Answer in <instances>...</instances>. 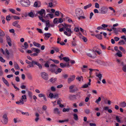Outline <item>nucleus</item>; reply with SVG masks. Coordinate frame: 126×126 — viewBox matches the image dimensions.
<instances>
[{
	"mask_svg": "<svg viewBox=\"0 0 126 126\" xmlns=\"http://www.w3.org/2000/svg\"><path fill=\"white\" fill-rule=\"evenodd\" d=\"M125 44V41L123 40H120L118 42V44L120 45H124Z\"/></svg>",
	"mask_w": 126,
	"mask_h": 126,
	"instance_id": "obj_32",
	"label": "nucleus"
},
{
	"mask_svg": "<svg viewBox=\"0 0 126 126\" xmlns=\"http://www.w3.org/2000/svg\"><path fill=\"white\" fill-rule=\"evenodd\" d=\"M2 80L3 83L7 86L9 87V83L7 80H6L4 78L2 77Z\"/></svg>",
	"mask_w": 126,
	"mask_h": 126,
	"instance_id": "obj_21",
	"label": "nucleus"
},
{
	"mask_svg": "<svg viewBox=\"0 0 126 126\" xmlns=\"http://www.w3.org/2000/svg\"><path fill=\"white\" fill-rule=\"evenodd\" d=\"M49 97L50 98L52 99L53 98H58V95L57 94H54L52 93H50L49 94Z\"/></svg>",
	"mask_w": 126,
	"mask_h": 126,
	"instance_id": "obj_12",
	"label": "nucleus"
},
{
	"mask_svg": "<svg viewBox=\"0 0 126 126\" xmlns=\"http://www.w3.org/2000/svg\"><path fill=\"white\" fill-rule=\"evenodd\" d=\"M48 62L47 61L44 64L45 66L47 68H48L49 67V65L48 64Z\"/></svg>",
	"mask_w": 126,
	"mask_h": 126,
	"instance_id": "obj_52",
	"label": "nucleus"
},
{
	"mask_svg": "<svg viewBox=\"0 0 126 126\" xmlns=\"http://www.w3.org/2000/svg\"><path fill=\"white\" fill-rule=\"evenodd\" d=\"M31 49L32 51L35 52L36 53H39L40 52L39 49L34 47H32L31 48Z\"/></svg>",
	"mask_w": 126,
	"mask_h": 126,
	"instance_id": "obj_23",
	"label": "nucleus"
},
{
	"mask_svg": "<svg viewBox=\"0 0 126 126\" xmlns=\"http://www.w3.org/2000/svg\"><path fill=\"white\" fill-rule=\"evenodd\" d=\"M39 19L40 20H41V21L43 22H45V20L43 18V17H42V16H39Z\"/></svg>",
	"mask_w": 126,
	"mask_h": 126,
	"instance_id": "obj_62",
	"label": "nucleus"
},
{
	"mask_svg": "<svg viewBox=\"0 0 126 126\" xmlns=\"http://www.w3.org/2000/svg\"><path fill=\"white\" fill-rule=\"evenodd\" d=\"M95 7L97 8H99V4L97 3H96L95 4Z\"/></svg>",
	"mask_w": 126,
	"mask_h": 126,
	"instance_id": "obj_58",
	"label": "nucleus"
},
{
	"mask_svg": "<svg viewBox=\"0 0 126 126\" xmlns=\"http://www.w3.org/2000/svg\"><path fill=\"white\" fill-rule=\"evenodd\" d=\"M28 16L31 17H34V13L32 11L31 12L28 14Z\"/></svg>",
	"mask_w": 126,
	"mask_h": 126,
	"instance_id": "obj_40",
	"label": "nucleus"
},
{
	"mask_svg": "<svg viewBox=\"0 0 126 126\" xmlns=\"http://www.w3.org/2000/svg\"><path fill=\"white\" fill-rule=\"evenodd\" d=\"M20 3L22 6L24 7H28L30 5L29 0H21Z\"/></svg>",
	"mask_w": 126,
	"mask_h": 126,
	"instance_id": "obj_3",
	"label": "nucleus"
},
{
	"mask_svg": "<svg viewBox=\"0 0 126 126\" xmlns=\"http://www.w3.org/2000/svg\"><path fill=\"white\" fill-rule=\"evenodd\" d=\"M14 67L15 69L17 70L20 69L19 67L18 64L17 63H16L15 62L14 63Z\"/></svg>",
	"mask_w": 126,
	"mask_h": 126,
	"instance_id": "obj_27",
	"label": "nucleus"
},
{
	"mask_svg": "<svg viewBox=\"0 0 126 126\" xmlns=\"http://www.w3.org/2000/svg\"><path fill=\"white\" fill-rule=\"evenodd\" d=\"M122 69L125 72H126V64L123 66Z\"/></svg>",
	"mask_w": 126,
	"mask_h": 126,
	"instance_id": "obj_45",
	"label": "nucleus"
},
{
	"mask_svg": "<svg viewBox=\"0 0 126 126\" xmlns=\"http://www.w3.org/2000/svg\"><path fill=\"white\" fill-rule=\"evenodd\" d=\"M27 99V97L25 95H22L21 97L20 100L21 101V103H24V102H26V100Z\"/></svg>",
	"mask_w": 126,
	"mask_h": 126,
	"instance_id": "obj_16",
	"label": "nucleus"
},
{
	"mask_svg": "<svg viewBox=\"0 0 126 126\" xmlns=\"http://www.w3.org/2000/svg\"><path fill=\"white\" fill-rule=\"evenodd\" d=\"M18 21H15L13 22L12 23L13 25L17 28H20V26L19 24H18Z\"/></svg>",
	"mask_w": 126,
	"mask_h": 126,
	"instance_id": "obj_13",
	"label": "nucleus"
},
{
	"mask_svg": "<svg viewBox=\"0 0 126 126\" xmlns=\"http://www.w3.org/2000/svg\"><path fill=\"white\" fill-rule=\"evenodd\" d=\"M23 49H26L28 47V45L27 42H25L24 43V46H23Z\"/></svg>",
	"mask_w": 126,
	"mask_h": 126,
	"instance_id": "obj_29",
	"label": "nucleus"
},
{
	"mask_svg": "<svg viewBox=\"0 0 126 126\" xmlns=\"http://www.w3.org/2000/svg\"><path fill=\"white\" fill-rule=\"evenodd\" d=\"M96 73V76L100 80H101L102 77V74L100 73Z\"/></svg>",
	"mask_w": 126,
	"mask_h": 126,
	"instance_id": "obj_28",
	"label": "nucleus"
},
{
	"mask_svg": "<svg viewBox=\"0 0 126 126\" xmlns=\"http://www.w3.org/2000/svg\"><path fill=\"white\" fill-rule=\"evenodd\" d=\"M58 67L56 65L51 64L50 66L49 70L51 72L54 73L55 74H58V72L56 71V70L58 68Z\"/></svg>",
	"mask_w": 126,
	"mask_h": 126,
	"instance_id": "obj_4",
	"label": "nucleus"
},
{
	"mask_svg": "<svg viewBox=\"0 0 126 126\" xmlns=\"http://www.w3.org/2000/svg\"><path fill=\"white\" fill-rule=\"evenodd\" d=\"M89 85L88 83L87 84H86L82 85V87L83 88H87L88 86L90 85Z\"/></svg>",
	"mask_w": 126,
	"mask_h": 126,
	"instance_id": "obj_43",
	"label": "nucleus"
},
{
	"mask_svg": "<svg viewBox=\"0 0 126 126\" xmlns=\"http://www.w3.org/2000/svg\"><path fill=\"white\" fill-rule=\"evenodd\" d=\"M74 87V85H72L69 87V88L70 90V92L71 93H73L78 90V89L76 88L75 89H73Z\"/></svg>",
	"mask_w": 126,
	"mask_h": 126,
	"instance_id": "obj_11",
	"label": "nucleus"
},
{
	"mask_svg": "<svg viewBox=\"0 0 126 126\" xmlns=\"http://www.w3.org/2000/svg\"><path fill=\"white\" fill-rule=\"evenodd\" d=\"M70 110L69 108H67L66 109L65 108H64L63 109V112H68Z\"/></svg>",
	"mask_w": 126,
	"mask_h": 126,
	"instance_id": "obj_47",
	"label": "nucleus"
},
{
	"mask_svg": "<svg viewBox=\"0 0 126 126\" xmlns=\"http://www.w3.org/2000/svg\"><path fill=\"white\" fill-rule=\"evenodd\" d=\"M3 119L1 120V122L4 124H6L8 122V118L6 114H4L2 117Z\"/></svg>",
	"mask_w": 126,
	"mask_h": 126,
	"instance_id": "obj_5",
	"label": "nucleus"
},
{
	"mask_svg": "<svg viewBox=\"0 0 126 126\" xmlns=\"http://www.w3.org/2000/svg\"><path fill=\"white\" fill-rule=\"evenodd\" d=\"M44 35L45 36V39L46 38L48 39L51 35V34L49 33H45L44 34Z\"/></svg>",
	"mask_w": 126,
	"mask_h": 126,
	"instance_id": "obj_26",
	"label": "nucleus"
},
{
	"mask_svg": "<svg viewBox=\"0 0 126 126\" xmlns=\"http://www.w3.org/2000/svg\"><path fill=\"white\" fill-rule=\"evenodd\" d=\"M79 34L80 38L83 40L84 42H86L87 40V38L83 36L81 33H79Z\"/></svg>",
	"mask_w": 126,
	"mask_h": 126,
	"instance_id": "obj_18",
	"label": "nucleus"
},
{
	"mask_svg": "<svg viewBox=\"0 0 126 126\" xmlns=\"http://www.w3.org/2000/svg\"><path fill=\"white\" fill-rule=\"evenodd\" d=\"M75 13L79 19L80 20L85 18L84 16H81L83 14V12L80 9H77L76 10Z\"/></svg>",
	"mask_w": 126,
	"mask_h": 126,
	"instance_id": "obj_2",
	"label": "nucleus"
},
{
	"mask_svg": "<svg viewBox=\"0 0 126 126\" xmlns=\"http://www.w3.org/2000/svg\"><path fill=\"white\" fill-rule=\"evenodd\" d=\"M13 17L14 18L15 20L19 19H20L19 17L17 16H13Z\"/></svg>",
	"mask_w": 126,
	"mask_h": 126,
	"instance_id": "obj_60",
	"label": "nucleus"
},
{
	"mask_svg": "<svg viewBox=\"0 0 126 126\" xmlns=\"http://www.w3.org/2000/svg\"><path fill=\"white\" fill-rule=\"evenodd\" d=\"M76 79L78 80L79 81H80L81 80H83V77L82 76L80 77H78L76 78Z\"/></svg>",
	"mask_w": 126,
	"mask_h": 126,
	"instance_id": "obj_56",
	"label": "nucleus"
},
{
	"mask_svg": "<svg viewBox=\"0 0 126 126\" xmlns=\"http://www.w3.org/2000/svg\"><path fill=\"white\" fill-rule=\"evenodd\" d=\"M41 3L39 1H36L34 3V6L36 7H38L41 6Z\"/></svg>",
	"mask_w": 126,
	"mask_h": 126,
	"instance_id": "obj_17",
	"label": "nucleus"
},
{
	"mask_svg": "<svg viewBox=\"0 0 126 126\" xmlns=\"http://www.w3.org/2000/svg\"><path fill=\"white\" fill-rule=\"evenodd\" d=\"M60 66L61 67L63 68L66 67H69L70 66L69 64V62H68L67 64H64L63 63H61L60 64Z\"/></svg>",
	"mask_w": 126,
	"mask_h": 126,
	"instance_id": "obj_14",
	"label": "nucleus"
},
{
	"mask_svg": "<svg viewBox=\"0 0 126 126\" xmlns=\"http://www.w3.org/2000/svg\"><path fill=\"white\" fill-rule=\"evenodd\" d=\"M38 53H33L31 54V55L32 56H37L38 55Z\"/></svg>",
	"mask_w": 126,
	"mask_h": 126,
	"instance_id": "obj_61",
	"label": "nucleus"
},
{
	"mask_svg": "<svg viewBox=\"0 0 126 126\" xmlns=\"http://www.w3.org/2000/svg\"><path fill=\"white\" fill-rule=\"evenodd\" d=\"M73 116H74L73 118L75 120L77 121L78 120V116L77 114L74 113L73 114Z\"/></svg>",
	"mask_w": 126,
	"mask_h": 126,
	"instance_id": "obj_34",
	"label": "nucleus"
},
{
	"mask_svg": "<svg viewBox=\"0 0 126 126\" xmlns=\"http://www.w3.org/2000/svg\"><path fill=\"white\" fill-rule=\"evenodd\" d=\"M6 19L7 21H10L11 19V17L10 15H8L6 16Z\"/></svg>",
	"mask_w": 126,
	"mask_h": 126,
	"instance_id": "obj_51",
	"label": "nucleus"
},
{
	"mask_svg": "<svg viewBox=\"0 0 126 126\" xmlns=\"http://www.w3.org/2000/svg\"><path fill=\"white\" fill-rule=\"evenodd\" d=\"M31 63L35 64L36 65H37L38 66L39 68L40 69H41L42 68V65L39 63L36 62L33 60L32 61V63Z\"/></svg>",
	"mask_w": 126,
	"mask_h": 126,
	"instance_id": "obj_19",
	"label": "nucleus"
},
{
	"mask_svg": "<svg viewBox=\"0 0 126 126\" xmlns=\"http://www.w3.org/2000/svg\"><path fill=\"white\" fill-rule=\"evenodd\" d=\"M72 45L73 46H76L77 44L75 41H72Z\"/></svg>",
	"mask_w": 126,
	"mask_h": 126,
	"instance_id": "obj_59",
	"label": "nucleus"
},
{
	"mask_svg": "<svg viewBox=\"0 0 126 126\" xmlns=\"http://www.w3.org/2000/svg\"><path fill=\"white\" fill-rule=\"evenodd\" d=\"M4 32L1 29H0V36H3L5 35Z\"/></svg>",
	"mask_w": 126,
	"mask_h": 126,
	"instance_id": "obj_44",
	"label": "nucleus"
},
{
	"mask_svg": "<svg viewBox=\"0 0 126 126\" xmlns=\"http://www.w3.org/2000/svg\"><path fill=\"white\" fill-rule=\"evenodd\" d=\"M100 11L101 13L105 14L107 12L108 8L105 6H103L101 8Z\"/></svg>",
	"mask_w": 126,
	"mask_h": 126,
	"instance_id": "obj_8",
	"label": "nucleus"
},
{
	"mask_svg": "<svg viewBox=\"0 0 126 126\" xmlns=\"http://www.w3.org/2000/svg\"><path fill=\"white\" fill-rule=\"evenodd\" d=\"M92 5L91 4L89 3L88 5L84 6V9L85 10H86L91 7L92 6Z\"/></svg>",
	"mask_w": 126,
	"mask_h": 126,
	"instance_id": "obj_35",
	"label": "nucleus"
},
{
	"mask_svg": "<svg viewBox=\"0 0 126 126\" xmlns=\"http://www.w3.org/2000/svg\"><path fill=\"white\" fill-rule=\"evenodd\" d=\"M101 100V98L100 97H99L98 99L96 100L95 101V102L97 103L98 104L99 103V102H100Z\"/></svg>",
	"mask_w": 126,
	"mask_h": 126,
	"instance_id": "obj_48",
	"label": "nucleus"
},
{
	"mask_svg": "<svg viewBox=\"0 0 126 126\" xmlns=\"http://www.w3.org/2000/svg\"><path fill=\"white\" fill-rule=\"evenodd\" d=\"M109 9L110 10L112 11L113 13H115L116 12L115 11L114 9L112 7H109Z\"/></svg>",
	"mask_w": 126,
	"mask_h": 126,
	"instance_id": "obj_57",
	"label": "nucleus"
},
{
	"mask_svg": "<svg viewBox=\"0 0 126 126\" xmlns=\"http://www.w3.org/2000/svg\"><path fill=\"white\" fill-rule=\"evenodd\" d=\"M33 45L34 46H35L36 47H40L41 46L40 44L38 43H37L36 42H34V41L33 42Z\"/></svg>",
	"mask_w": 126,
	"mask_h": 126,
	"instance_id": "obj_33",
	"label": "nucleus"
},
{
	"mask_svg": "<svg viewBox=\"0 0 126 126\" xmlns=\"http://www.w3.org/2000/svg\"><path fill=\"white\" fill-rule=\"evenodd\" d=\"M16 103L18 104H19L20 105H23V104L24 103H21V101L20 100L19 101H17L16 102Z\"/></svg>",
	"mask_w": 126,
	"mask_h": 126,
	"instance_id": "obj_55",
	"label": "nucleus"
},
{
	"mask_svg": "<svg viewBox=\"0 0 126 126\" xmlns=\"http://www.w3.org/2000/svg\"><path fill=\"white\" fill-rule=\"evenodd\" d=\"M119 49L121 51L124 53L125 54L126 52V51L125 49L124 48L121 46H120L119 47Z\"/></svg>",
	"mask_w": 126,
	"mask_h": 126,
	"instance_id": "obj_37",
	"label": "nucleus"
},
{
	"mask_svg": "<svg viewBox=\"0 0 126 126\" xmlns=\"http://www.w3.org/2000/svg\"><path fill=\"white\" fill-rule=\"evenodd\" d=\"M54 113L56 114H59L60 113L59 109L57 108H55L54 109Z\"/></svg>",
	"mask_w": 126,
	"mask_h": 126,
	"instance_id": "obj_31",
	"label": "nucleus"
},
{
	"mask_svg": "<svg viewBox=\"0 0 126 126\" xmlns=\"http://www.w3.org/2000/svg\"><path fill=\"white\" fill-rule=\"evenodd\" d=\"M57 80V79L56 78H55L54 79H53V78H52L49 79V80L52 83H53L56 81Z\"/></svg>",
	"mask_w": 126,
	"mask_h": 126,
	"instance_id": "obj_38",
	"label": "nucleus"
},
{
	"mask_svg": "<svg viewBox=\"0 0 126 126\" xmlns=\"http://www.w3.org/2000/svg\"><path fill=\"white\" fill-rule=\"evenodd\" d=\"M75 95H70L69 96V98L70 100H73L75 98Z\"/></svg>",
	"mask_w": 126,
	"mask_h": 126,
	"instance_id": "obj_36",
	"label": "nucleus"
},
{
	"mask_svg": "<svg viewBox=\"0 0 126 126\" xmlns=\"http://www.w3.org/2000/svg\"><path fill=\"white\" fill-rule=\"evenodd\" d=\"M122 53L119 50H117V52L115 54V55H117L119 57H121L122 56Z\"/></svg>",
	"mask_w": 126,
	"mask_h": 126,
	"instance_id": "obj_24",
	"label": "nucleus"
},
{
	"mask_svg": "<svg viewBox=\"0 0 126 126\" xmlns=\"http://www.w3.org/2000/svg\"><path fill=\"white\" fill-rule=\"evenodd\" d=\"M66 19L70 23H72L73 24L74 23L75 21H73L72 19L70 18L67 17L66 18Z\"/></svg>",
	"mask_w": 126,
	"mask_h": 126,
	"instance_id": "obj_39",
	"label": "nucleus"
},
{
	"mask_svg": "<svg viewBox=\"0 0 126 126\" xmlns=\"http://www.w3.org/2000/svg\"><path fill=\"white\" fill-rule=\"evenodd\" d=\"M28 79L30 80H32V75L30 74H28L27 75Z\"/></svg>",
	"mask_w": 126,
	"mask_h": 126,
	"instance_id": "obj_42",
	"label": "nucleus"
},
{
	"mask_svg": "<svg viewBox=\"0 0 126 126\" xmlns=\"http://www.w3.org/2000/svg\"><path fill=\"white\" fill-rule=\"evenodd\" d=\"M28 94L29 97L30 98H32V93L31 92L28 91Z\"/></svg>",
	"mask_w": 126,
	"mask_h": 126,
	"instance_id": "obj_46",
	"label": "nucleus"
},
{
	"mask_svg": "<svg viewBox=\"0 0 126 126\" xmlns=\"http://www.w3.org/2000/svg\"><path fill=\"white\" fill-rule=\"evenodd\" d=\"M121 38L124 40L126 42V37L125 35H123L121 37Z\"/></svg>",
	"mask_w": 126,
	"mask_h": 126,
	"instance_id": "obj_64",
	"label": "nucleus"
},
{
	"mask_svg": "<svg viewBox=\"0 0 126 126\" xmlns=\"http://www.w3.org/2000/svg\"><path fill=\"white\" fill-rule=\"evenodd\" d=\"M46 27H50L49 21L47 20L46 21Z\"/></svg>",
	"mask_w": 126,
	"mask_h": 126,
	"instance_id": "obj_53",
	"label": "nucleus"
},
{
	"mask_svg": "<svg viewBox=\"0 0 126 126\" xmlns=\"http://www.w3.org/2000/svg\"><path fill=\"white\" fill-rule=\"evenodd\" d=\"M119 105L121 107H126V103L125 101L123 102L120 104Z\"/></svg>",
	"mask_w": 126,
	"mask_h": 126,
	"instance_id": "obj_25",
	"label": "nucleus"
},
{
	"mask_svg": "<svg viewBox=\"0 0 126 126\" xmlns=\"http://www.w3.org/2000/svg\"><path fill=\"white\" fill-rule=\"evenodd\" d=\"M87 55L89 57L94 59L96 57V54L94 51L93 50L91 53H87Z\"/></svg>",
	"mask_w": 126,
	"mask_h": 126,
	"instance_id": "obj_6",
	"label": "nucleus"
},
{
	"mask_svg": "<svg viewBox=\"0 0 126 126\" xmlns=\"http://www.w3.org/2000/svg\"><path fill=\"white\" fill-rule=\"evenodd\" d=\"M41 77L43 79L45 80H47L48 79L47 74L44 72H43L41 73Z\"/></svg>",
	"mask_w": 126,
	"mask_h": 126,
	"instance_id": "obj_9",
	"label": "nucleus"
},
{
	"mask_svg": "<svg viewBox=\"0 0 126 126\" xmlns=\"http://www.w3.org/2000/svg\"><path fill=\"white\" fill-rule=\"evenodd\" d=\"M53 22L54 24L58 23V18H55L53 20Z\"/></svg>",
	"mask_w": 126,
	"mask_h": 126,
	"instance_id": "obj_50",
	"label": "nucleus"
},
{
	"mask_svg": "<svg viewBox=\"0 0 126 126\" xmlns=\"http://www.w3.org/2000/svg\"><path fill=\"white\" fill-rule=\"evenodd\" d=\"M74 31L76 32H78L79 31V29L78 27H75L74 29Z\"/></svg>",
	"mask_w": 126,
	"mask_h": 126,
	"instance_id": "obj_54",
	"label": "nucleus"
},
{
	"mask_svg": "<svg viewBox=\"0 0 126 126\" xmlns=\"http://www.w3.org/2000/svg\"><path fill=\"white\" fill-rule=\"evenodd\" d=\"M9 10L10 12H11L12 13L17 15H19L20 14L18 13H16V11L15 10L11 8L9 9Z\"/></svg>",
	"mask_w": 126,
	"mask_h": 126,
	"instance_id": "obj_22",
	"label": "nucleus"
},
{
	"mask_svg": "<svg viewBox=\"0 0 126 126\" xmlns=\"http://www.w3.org/2000/svg\"><path fill=\"white\" fill-rule=\"evenodd\" d=\"M37 14L40 15L41 16L44 17L46 15L45 11L43 9H42L40 11H38Z\"/></svg>",
	"mask_w": 126,
	"mask_h": 126,
	"instance_id": "obj_7",
	"label": "nucleus"
},
{
	"mask_svg": "<svg viewBox=\"0 0 126 126\" xmlns=\"http://www.w3.org/2000/svg\"><path fill=\"white\" fill-rule=\"evenodd\" d=\"M64 25V28L66 31L64 32V33L68 36H70L71 35V34L73 33V31H71V26L70 25L66 24Z\"/></svg>",
	"mask_w": 126,
	"mask_h": 126,
	"instance_id": "obj_1",
	"label": "nucleus"
},
{
	"mask_svg": "<svg viewBox=\"0 0 126 126\" xmlns=\"http://www.w3.org/2000/svg\"><path fill=\"white\" fill-rule=\"evenodd\" d=\"M38 96L40 98L43 97L45 101H47V98L44 94L42 93H40L38 95Z\"/></svg>",
	"mask_w": 126,
	"mask_h": 126,
	"instance_id": "obj_20",
	"label": "nucleus"
},
{
	"mask_svg": "<svg viewBox=\"0 0 126 126\" xmlns=\"http://www.w3.org/2000/svg\"><path fill=\"white\" fill-rule=\"evenodd\" d=\"M120 117V116H116L115 117L116 120L117 122L121 123V121L120 118H119Z\"/></svg>",
	"mask_w": 126,
	"mask_h": 126,
	"instance_id": "obj_30",
	"label": "nucleus"
},
{
	"mask_svg": "<svg viewBox=\"0 0 126 126\" xmlns=\"http://www.w3.org/2000/svg\"><path fill=\"white\" fill-rule=\"evenodd\" d=\"M95 36L98 39L101 40L102 38V36L99 34H98L95 35Z\"/></svg>",
	"mask_w": 126,
	"mask_h": 126,
	"instance_id": "obj_41",
	"label": "nucleus"
},
{
	"mask_svg": "<svg viewBox=\"0 0 126 126\" xmlns=\"http://www.w3.org/2000/svg\"><path fill=\"white\" fill-rule=\"evenodd\" d=\"M6 40L8 44L10 46H12L11 41V39L10 37L7 35L6 36Z\"/></svg>",
	"mask_w": 126,
	"mask_h": 126,
	"instance_id": "obj_10",
	"label": "nucleus"
},
{
	"mask_svg": "<svg viewBox=\"0 0 126 126\" xmlns=\"http://www.w3.org/2000/svg\"><path fill=\"white\" fill-rule=\"evenodd\" d=\"M75 76L74 75L71 76L70 78H69L68 79V82L70 83L71 82L73 81L75 79Z\"/></svg>",
	"mask_w": 126,
	"mask_h": 126,
	"instance_id": "obj_15",
	"label": "nucleus"
},
{
	"mask_svg": "<svg viewBox=\"0 0 126 126\" xmlns=\"http://www.w3.org/2000/svg\"><path fill=\"white\" fill-rule=\"evenodd\" d=\"M64 61L66 62H67L69 61V60L68 58L66 57H64L63 58Z\"/></svg>",
	"mask_w": 126,
	"mask_h": 126,
	"instance_id": "obj_49",
	"label": "nucleus"
},
{
	"mask_svg": "<svg viewBox=\"0 0 126 126\" xmlns=\"http://www.w3.org/2000/svg\"><path fill=\"white\" fill-rule=\"evenodd\" d=\"M60 12L59 11H57L55 12V15L57 16H59L60 15Z\"/></svg>",
	"mask_w": 126,
	"mask_h": 126,
	"instance_id": "obj_63",
	"label": "nucleus"
}]
</instances>
